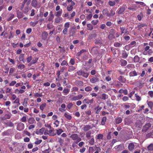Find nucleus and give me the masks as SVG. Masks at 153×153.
<instances>
[{
  "mask_svg": "<svg viewBox=\"0 0 153 153\" xmlns=\"http://www.w3.org/2000/svg\"><path fill=\"white\" fill-rule=\"evenodd\" d=\"M115 33V30L114 29H111L109 35L108 36V38L110 40H112L113 39L115 38V36H114V34Z\"/></svg>",
  "mask_w": 153,
  "mask_h": 153,
  "instance_id": "obj_1",
  "label": "nucleus"
},
{
  "mask_svg": "<svg viewBox=\"0 0 153 153\" xmlns=\"http://www.w3.org/2000/svg\"><path fill=\"white\" fill-rule=\"evenodd\" d=\"M24 124L22 123H19L18 125L17 129L19 131H21L24 128Z\"/></svg>",
  "mask_w": 153,
  "mask_h": 153,
  "instance_id": "obj_2",
  "label": "nucleus"
},
{
  "mask_svg": "<svg viewBox=\"0 0 153 153\" xmlns=\"http://www.w3.org/2000/svg\"><path fill=\"white\" fill-rule=\"evenodd\" d=\"M120 30L121 34L124 33H125V34H128V32L126 30L124 27H120Z\"/></svg>",
  "mask_w": 153,
  "mask_h": 153,
  "instance_id": "obj_3",
  "label": "nucleus"
},
{
  "mask_svg": "<svg viewBox=\"0 0 153 153\" xmlns=\"http://www.w3.org/2000/svg\"><path fill=\"white\" fill-rule=\"evenodd\" d=\"M45 130V128H42L39 130H37L36 131V133L38 135H41L43 134L44 131Z\"/></svg>",
  "mask_w": 153,
  "mask_h": 153,
  "instance_id": "obj_4",
  "label": "nucleus"
},
{
  "mask_svg": "<svg viewBox=\"0 0 153 153\" xmlns=\"http://www.w3.org/2000/svg\"><path fill=\"white\" fill-rule=\"evenodd\" d=\"M119 0H114V1H112L109 0L108 2V4L109 5L111 6H114L116 4V2H118Z\"/></svg>",
  "mask_w": 153,
  "mask_h": 153,
  "instance_id": "obj_5",
  "label": "nucleus"
},
{
  "mask_svg": "<svg viewBox=\"0 0 153 153\" xmlns=\"http://www.w3.org/2000/svg\"><path fill=\"white\" fill-rule=\"evenodd\" d=\"M127 7L126 5L120 8L119 10L118 11V14H121L122 13L124 12L125 10Z\"/></svg>",
  "mask_w": 153,
  "mask_h": 153,
  "instance_id": "obj_6",
  "label": "nucleus"
},
{
  "mask_svg": "<svg viewBox=\"0 0 153 153\" xmlns=\"http://www.w3.org/2000/svg\"><path fill=\"white\" fill-rule=\"evenodd\" d=\"M48 34L46 31H44L42 34V39L45 40L47 38Z\"/></svg>",
  "mask_w": 153,
  "mask_h": 153,
  "instance_id": "obj_7",
  "label": "nucleus"
},
{
  "mask_svg": "<svg viewBox=\"0 0 153 153\" xmlns=\"http://www.w3.org/2000/svg\"><path fill=\"white\" fill-rule=\"evenodd\" d=\"M135 146L133 143H130L128 146V149L129 151H132L134 148Z\"/></svg>",
  "mask_w": 153,
  "mask_h": 153,
  "instance_id": "obj_8",
  "label": "nucleus"
},
{
  "mask_svg": "<svg viewBox=\"0 0 153 153\" xmlns=\"http://www.w3.org/2000/svg\"><path fill=\"white\" fill-rule=\"evenodd\" d=\"M99 81V79L96 77H94L90 80V82L92 83H95Z\"/></svg>",
  "mask_w": 153,
  "mask_h": 153,
  "instance_id": "obj_9",
  "label": "nucleus"
},
{
  "mask_svg": "<svg viewBox=\"0 0 153 153\" xmlns=\"http://www.w3.org/2000/svg\"><path fill=\"white\" fill-rule=\"evenodd\" d=\"M93 101L94 100L93 99L90 100H88L86 99H85L83 100V102L87 104H88L89 103H92Z\"/></svg>",
  "mask_w": 153,
  "mask_h": 153,
  "instance_id": "obj_10",
  "label": "nucleus"
},
{
  "mask_svg": "<svg viewBox=\"0 0 153 153\" xmlns=\"http://www.w3.org/2000/svg\"><path fill=\"white\" fill-rule=\"evenodd\" d=\"M32 5L34 7H36L38 5V2L36 0H33L31 3Z\"/></svg>",
  "mask_w": 153,
  "mask_h": 153,
  "instance_id": "obj_11",
  "label": "nucleus"
},
{
  "mask_svg": "<svg viewBox=\"0 0 153 153\" xmlns=\"http://www.w3.org/2000/svg\"><path fill=\"white\" fill-rule=\"evenodd\" d=\"M61 108H59V110L61 112H63L65 111V110L64 109L66 107L65 105L64 104H63L61 105Z\"/></svg>",
  "mask_w": 153,
  "mask_h": 153,
  "instance_id": "obj_12",
  "label": "nucleus"
},
{
  "mask_svg": "<svg viewBox=\"0 0 153 153\" xmlns=\"http://www.w3.org/2000/svg\"><path fill=\"white\" fill-rule=\"evenodd\" d=\"M36 121L35 119L33 117L30 118L28 120V122L29 123L32 124L35 123Z\"/></svg>",
  "mask_w": 153,
  "mask_h": 153,
  "instance_id": "obj_13",
  "label": "nucleus"
},
{
  "mask_svg": "<svg viewBox=\"0 0 153 153\" xmlns=\"http://www.w3.org/2000/svg\"><path fill=\"white\" fill-rule=\"evenodd\" d=\"M151 124L150 123H148L146 124L144 127V129L146 130H147L149 128L151 127Z\"/></svg>",
  "mask_w": 153,
  "mask_h": 153,
  "instance_id": "obj_14",
  "label": "nucleus"
},
{
  "mask_svg": "<svg viewBox=\"0 0 153 153\" xmlns=\"http://www.w3.org/2000/svg\"><path fill=\"white\" fill-rule=\"evenodd\" d=\"M91 126L89 125H87L85 126L83 128V130L85 131H87L89 129H91Z\"/></svg>",
  "mask_w": 153,
  "mask_h": 153,
  "instance_id": "obj_15",
  "label": "nucleus"
},
{
  "mask_svg": "<svg viewBox=\"0 0 153 153\" xmlns=\"http://www.w3.org/2000/svg\"><path fill=\"white\" fill-rule=\"evenodd\" d=\"M26 89V87L25 86H22L21 89H19V94H22L25 92V90Z\"/></svg>",
  "mask_w": 153,
  "mask_h": 153,
  "instance_id": "obj_16",
  "label": "nucleus"
},
{
  "mask_svg": "<svg viewBox=\"0 0 153 153\" xmlns=\"http://www.w3.org/2000/svg\"><path fill=\"white\" fill-rule=\"evenodd\" d=\"M87 29L88 30H91L93 29V26L92 25L89 23L87 25Z\"/></svg>",
  "mask_w": 153,
  "mask_h": 153,
  "instance_id": "obj_17",
  "label": "nucleus"
},
{
  "mask_svg": "<svg viewBox=\"0 0 153 153\" xmlns=\"http://www.w3.org/2000/svg\"><path fill=\"white\" fill-rule=\"evenodd\" d=\"M129 75L131 76H137V74L135 71H134L130 72Z\"/></svg>",
  "mask_w": 153,
  "mask_h": 153,
  "instance_id": "obj_18",
  "label": "nucleus"
},
{
  "mask_svg": "<svg viewBox=\"0 0 153 153\" xmlns=\"http://www.w3.org/2000/svg\"><path fill=\"white\" fill-rule=\"evenodd\" d=\"M62 13V10H60L59 11L56 12L55 13V16H60Z\"/></svg>",
  "mask_w": 153,
  "mask_h": 153,
  "instance_id": "obj_19",
  "label": "nucleus"
},
{
  "mask_svg": "<svg viewBox=\"0 0 153 153\" xmlns=\"http://www.w3.org/2000/svg\"><path fill=\"white\" fill-rule=\"evenodd\" d=\"M48 135L50 136H53L55 134L54 131L53 129H51L48 131Z\"/></svg>",
  "mask_w": 153,
  "mask_h": 153,
  "instance_id": "obj_20",
  "label": "nucleus"
},
{
  "mask_svg": "<svg viewBox=\"0 0 153 153\" xmlns=\"http://www.w3.org/2000/svg\"><path fill=\"white\" fill-rule=\"evenodd\" d=\"M70 91V90L68 88H65L63 91V93L65 95L68 94Z\"/></svg>",
  "mask_w": 153,
  "mask_h": 153,
  "instance_id": "obj_21",
  "label": "nucleus"
},
{
  "mask_svg": "<svg viewBox=\"0 0 153 153\" xmlns=\"http://www.w3.org/2000/svg\"><path fill=\"white\" fill-rule=\"evenodd\" d=\"M121 65L122 66H125L127 64V62L125 60L121 59Z\"/></svg>",
  "mask_w": 153,
  "mask_h": 153,
  "instance_id": "obj_22",
  "label": "nucleus"
},
{
  "mask_svg": "<svg viewBox=\"0 0 153 153\" xmlns=\"http://www.w3.org/2000/svg\"><path fill=\"white\" fill-rule=\"evenodd\" d=\"M76 84L77 86H82L83 85V83L82 81H79L76 82Z\"/></svg>",
  "mask_w": 153,
  "mask_h": 153,
  "instance_id": "obj_23",
  "label": "nucleus"
},
{
  "mask_svg": "<svg viewBox=\"0 0 153 153\" xmlns=\"http://www.w3.org/2000/svg\"><path fill=\"white\" fill-rule=\"evenodd\" d=\"M28 100V99L26 98L24 99V102L22 103L23 105L25 107H26L27 106V101Z\"/></svg>",
  "mask_w": 153,
  "mask_h": 153,
  "instance_id": "obj_24",
  "label": "nucleus"
},
{
  "mask_svg": "<svg viewBox=\"0 0 153 153\" xmlns=\"http://www.w3.org/2000/svg\"><path fill=\"white\" fill-rule=\"evenodd\" d=\"M46 106V104L45 103H44L42 104H41L40 106V109L43 111L45 108V107Z\"/></svg>",
  "mask_w": 153,
  "mask_h": 153,
  "instance_id": "obj_25",
  "label": "nucleus"
},
{
  "mask_svg": "<svg viewBox=\"0 0 153 153\" xmlns=\"http://www.w3.org/2000/svg\"><path fill=\"white\" fill-rule=\"evenodd\" d=\"M78 137V135L76 134H72L71 136L70 137L73 140H76V139H77V137Z\"/></svg>",
  "mask_w": 153,
  "mask_h": 153,
  "instance_id": "obj_26",
  "label": "nucleus"
},
{
  "mask_svg": "<svg viewBox=\"0 0 153 153\" xmlns=\"http://www.w3.org/2000/svg\"><path fill=\"white\" fill-rule=\"evenodd\" d=\"M99 22V21L98 19L94 20H93L91 22V23L93 25H96Z\"/></svg>",
  "mask_w": 153,
  "mask_h": 153,
  "instance_id": "obj_27",
  "label": "nucleus"
},
{
  "mask_svg": "<svg viewBox=\"0 0 153 153\" xmlns=\"http://www.w3.org/2000/svg\"><path fill=\"white\" fill-rule=\"evenodd\" d=\"M86 51V50H85L82 49L81 50V51H80L79 52H78L76 54V56H79L81 55L82 53Z\"/></svg>",
  "mask_w": 153,
  "mask_h": 153,
  "instance_id": "obj_28",
  "label": "nucleus"
},
{
  "mask_svg": "<svg viewBox=\"0 0 153 153\" xmlns=\"http://www.w3.org/2000/svg\"><path fill=\"white\" fill-rule=\"evenodd\" d=\"M106 120V117H103L102 120L101 124L102 125H104L105 124V123Z\"/></svg>",
  "mask_w": 153,
  "mask_h": 153,
  "instance_id": "obj_29",
  "label": "nucleus"
},
{
  "mask_svg": "<svg viewBox=\"0 0 153 153\" xmlns=\"http://www.w3.org/2000/svg\"><path fill=\"white\" fill-rule=\"evenodd\" d=\"M108 12V10L107 9H104L102 10V14L103 15H106L108 16V14H109Z\"/></svg>",
  "mask_w": 153,
  "mask_h": 153,
  "instance_id": "obj_30",
  "label": "nucleus"
},
{
  "mask_svg": "<svg viewBox=\"0 0 153 153\" xmlns=\"http://www.w3.org/2000/svg\"><path fill=\"white\" fill-rule=\"evenodd\" d=\"M115 14V12L113 10H111L110 11V13L108 14V16L110 17L111 16H113Z\"/></svg>",
  "mask_w": 153,
  "mask_h": 153,
  "instance_id": "obj_31",
  "label": "nucleus"
},
{
  "mask_svg": "<svg viewBox=\"0 0 153 153\" xmlns=\"http://www.w3.org/2000/svg\"><path fill=\"white\" fill-rule=\"evenodd\" d=\"M38 58L37 57H35L32 60V61L31 63V65L32 64H34L36 63L38 60Z\"/></svg>",
  "mask_w": 153,
  "mask_h": 153,
  "instance_id": "obj_32",
  "label": "nucleus"
},
{
  "mask_svg": "<svg viewBox=\"0 0 153 153\" xmlns=\"http://www.w3.org/2000/svg\"><path fill=\"white\" fill-rule=\"evenodd\" d=\"M18 68L22 70L25 68V65L23 64H20L18 66Z\"/></svg>",
  "mask_w": 153,
  "mask_h": 153,
  "instance_id": "obj_33",
  "label": "nucleus"
},
{
  "mask_svg": "<svg viewBox=\"0 0 153 153\" xmlns=\"http://www.w3.org/2000/svg\"><path fill=\"white\" fill-rule=\"evenodd\" d=\"M143 17V15L142 13H141L140 14L137 16V18L140 21L142 19Z\"/></svg>",
  "mask_w": 153,
  "mask_h": 153,
  "instance_id": "obj_34",
  "label": "nucleus"
},
{
  "mask_svg": "<svg viewBox=\"0 0 153 153\" xmlns=\"http://www.w3.org/2000/svg\"><path fill=\"white\" fill-rule=\"evenodd\" d=\"M134 61L135 62H138L139 61V58L137 56H135L134 58Z\"/></svg>",
  "mask_w": 153,
  "mask_h": 153,
  "instance_id": "obj_35",
  "label": "nucleus"
},
{
  "mask_svg": "<svg viewBox=\"0 0 153 153\" xmlns=\"http://www.w3.org/2000/svg\"><path fill=\"white\" fill-rule=\"evenodd\" d=\"M85 90L86 91L88 92L91 91L92 90V88L91 86H88L85 88Z\"/></svg>",
  "mask_w": 153,
  "mask_h": 153,
  "instance_id": "obj_36",
  "label": "nucleus"
},
{
  "mask_svg": "<svg viewBox=\"0 0 153 153\" xmlns=\"http://www.w3.org/2000/svg\"><path fill=\"white\" fill-rule=\"evenodd\" d=\"M65 117L69 120H71V117L69 114L65 113L64 114Z\"/></svg>",
  "mask_w": 153,
  "mask_h": 153,
  "instance_id": "obj_37",
  "label": "nucleus"
},
{
  "mask_svg": "<svg viewBox=\"0 0 153 153\" xmlns=\"http://www.w3.org/2000/svg\"><path fill=\"white\" fill-rule=\"evenodd\" d=\"M14 15L13 14H11L9 15V17L7 19V21L11 20L14 17Z\"/></svg>",
  "mask_w": 153,
  "mask_h": 153,
  "instance_id": "obj_38",
  "label": "nucleus"
},
{
  "mask_svg": "<svg viewBox=\"0 0 153 153\" xmlns=\"http://www.w3.org/2000/svg\"><path fill=\"white\" fill-rule=\"evenodd\" d=\"M122 121V119L120 117H118L116 119V123L117 124L120 123Z\"/></svg>",
  "mask_w": 153,
  "mask_h": 153,
  "instance_id": "obj_39",
  "label": "nucleus"
},
{
  "mask_svg": "<svg viewBox=\"0 0 153 153\" xmlns=\"http://www.w3.org/2000/svg\"><path fill=\"white\" fill-rule=\"evenodd\" d=\"M148 149L149 150H153V144L151 143L148 146Z\"/></svg>",
  "mask_w": 153,
  "mask_h": 153,
  "instance_id": "obj_40",
  "label": "nucleus"
},
{
  "mask_svg": "<svg viewBox=\"0 0 153 153\" xmlns=\"http://www.w3.org/2000/svg\"><path fill=\"white\" fill-rule=\"evenodd\" d=\"M103 137V135L102 134H100L98 135L97 137H96V139H102Z\"/></svg>",
  "mask_w": 153,
  "mask_h": 153,
  "instance_id": "obj_41",
  "label": "nucleus"
},
{
  "mask_svg": "<svg viewBox=\"0 0 153 153\" xmlns=\"http://www.w3.org/2000/svg\"><path fill=\"white\" fill-rule=\"evenodd\" d=\"M89 143L91 145H92L94 144V138H92L89 141Z\"/></svg>",
  "mask_w": 153,
  "mask_h": 153,
  "instance_id": "obj_42",
  "label": "nucleus"
},
{
  "mask_svg": "<svg viewBox=\"0 0 153 153\" xmlns=\"http://www.w3.org/2000/svg\"><path fill=\"white\" fill-rule=\"evenodd\" d=\"M108 95L105 94H103L102 95V99L105 100L108 98Z\"/></svg>",
  "mask_w": 153,
  "mask_h": 153,
  "instance_id": "obj_43",
  "label": "nucleus"
},
{
  "mask_svg": "<svg viewBox=\"0 0 153 153\" xmlns=\"http://www.w3.org/2000/svg\"><path fill=\"white\" fill-rule=\"evenodd\" d=\"M70 24L69 22H67L65 23L64 24L65 28H66L67 29L69 27Z\"/></svg>",
  "mask_w": 153,
  "mask_h": 153,
  "instance_id": "obj_44",
  "label": "nucleus"
},
{
  "mask_svg": "<svg viewBox=\"0 0 153 153\" xmlns=\"http://www.w3.org/2000/svg\"><path fill=\"white\" fill-rule=\"evenodd\" d=\"M79 90L78 88L76 87H74L71 89V91H77Z\"/></svg>",
  "mask_w": 153,
  "mask_h": 153,
  "instance_id": "obj_45",
  "label": "nucleus"
},
{
  "mask_svg": "<svg viewBox=\"0 0 153 153\" xmlns=\"http://www.w3.org/2000/svg\"><path fill=\"white\" fill-rule=\"evenodd\" d=\"M53 123L56 126V127H57L59 125V121L57 120H56Z\"/></svg>",
  "mask_w": 153,
  "mask_h": 153,
  "instance_id": "obj_46",
  "label": "nucleus"
},
{
  "mask_svg": "<svg viewBox=\"0 0 153 153\" xmlns=\"http://www.w3.org/2000/svg\"><path fill=\"white\" fill-rule=\"evenodd\" d=\"M57 134L59 135L62 133L63 132V131L61 129H59L58 130H56Z\"/></svg>",
  "mask_w": 153,
  "mask_h": 153,
  "instance_id": "obj_47",
  "label": "nucleus"
},
{
  "mask_svg": "<svg viewBox=\"0 0 153 153\" xmlns=\"http://www.w3.org/2000/svg\"><path fill=\"white\" fill-rule=\"evenodd\" d=\"M73 8V6H72V5H70L69 6H68L67 7V10L69 11H72Z\"/></svg>",
  "mask_w": 153,
  "mask_h": 153,
  "instance_id": "obj_48",
  "label": "nucleus"
},
{
  "mask_svg": "<svg viewBox=\"0 0 153 153\" xmlns=\"http://www.w3.org/2000/svg\"><path fill=\"white\" fill-rule=\"evenodd\" d=\"M92 15L91 14H90L87 16L86 19L88 20H90L92 18Z\"/></svg>",
  "mask_w": 153,
  "mask_h": 153,
  "instance_id": "obj_49",
  "label": "nucleus"
},
{
  "mask_svg": "<svg viewBox=\"0 0 153 153\" xmlns=\"http://www.w3.org/2000/svg\"><path fill=\"white\" fill-rule=\"evenodd\" d=\"M75 69V68L73 66H70L68 68V71H74Z\"/></svg>",
  "mask_w": 153,
  "mask_h": 153,
  "instance_id": "obj_50",
  "label": "nucleus"
},
{
  "mask_svg": "<svg viewBox=\"0 0 153 153\" xmlns=\"http://www.w3.org/2000/svg\"><path fill=\"white\" fill-rule=\"evenodd\" d=\"M122 57L124 59H126L128 56V54L125 52H124L122 53Z\"/></svg>",
  "mask_w": 153,
  "mask_h": 153,
  "instance_id": "obj_51",
  "label": "nucleus"
},
{
  "mask_svg": "<svg viewBox=\"0 0 153 153\" xmlns=\"http://www.w3.org/2000/svg\"><path fill=\"white\" fill-rule=\"evenodd\" d=\"M16 83V82L15 81H12L9 83V85L10 86H13Z\"/></svg>",
  "mask_w": 153,
  "mask_h": 153,
  "instance_id": "obj_52",
  "label": "nucleus"
},
{
  "mask_svg": "<svg viewBox=\"0 0 153 153\" xmlns=\"http://www.w3.org/2000/svg\"><path fill=\"white\" fill-rule=\"evenodd\" d=\"M148 105L149 107L152 109L153 105V103L152 102H148Z\"/></svg>",
  "mask_w": 153,
  "mask_h": 153,
  "instance_id": "obj_53",
  "label": "nucleus"
},
{
  "mask_svg": "<svg viewBox=\"0 0 153 153\" xmlns=\"http://www.w3.org/2000/svg\"><path fill=\"white\" fill-rule=\"evenodd\" d=\"M32 59V56H30L26 58V60L28 63H29L31 61Z\"/></svg>",
  "mask_w": 153,
  "mask_h": 153,
  "instance_id": "obj_54",
  "label": "nucleus"
},
{
  "mask_svg": "<svg viewBox=\"0 0 153 153\" xmlns=\"http://www.w3.org/2000/svg\"><path fill=\"white\" fill-rule=\"evenodd\" d=\"M70 63L72 65H73L75 64V60L74 59L71 58L70 61Z\"/></svg>",
  "mask_w": 153,
  "mask_h": 153,
  "instance_id": "obj_55",
  "label": "nucleus"
},
{
  "mask_svg": "<svg viewBox=\"0 0 153 153\" xmlns=\"http://www.w3.org/2000/svg\"><path fill=\"white\" fill-rule=\"evenodd\" d=\"M122 45L119 42H115L114 44V46L115 47H120Z\"/></svg>",
  "mask_w": 153,
  "mask_h": 153,
  "instance_id": "obj_56",
  "label": "nucleus"
},
{
  "mask_svg": "<svg viewBox=\"0 0 153 153\" xmlns=\"http://www.w3.org/2000/svg\"><path fill=\"white\" fill-rule=\"evenodd\" d=\"M38 22H31L30 23V25L33 27H34L37 23Z\"/></svg>",
  "mask_w": 153,
  "mask_h": 153,
  "instance_id": "obj_57",
  "label": "nucleus"
},
{
  "mask_svg": "<svg viewBox=\"0 0 153 153\" xmlns=\"http://www.w3.org/2000/svg\"><path fill=\"white\" fill-rule=\"evenodd\" d=\"M135 95L136 97V100L137 101H139L141 100V97L137 95V94H135Z\"/></svg>",
  "mask_w": 153,
  "mask_h": 153,
  "instance_id": "obj_58",
  "label": "nucleus"
},
{
  "mask_svg": "<svg viewBox=\"0 0 153 153\" xmlns=\"http://www.w3.org/2000/svg\"><path fill=\"white\" fill-rule=\"evenodd\" d=\"M75 12L74 11L71 14V17H68V18L70 19H72L75 15Z\"/></svg>",
  "mask_w": 153,
  "mask_h": 153,
  "instance_id": "obj_59",
  "label": "nucleus"
},
{
  "mask_svg": "<svg viewBox=\"0 0 153 153\" xmlns=\"http://www.w3.org/2000/svg\"><path fill=\"white\" fill-rule=\"evenodd\" d=\"M13 104H17L18 103L19 105H20L19 99V98H17L15 100L13 101Z\"/></svg>",
  "mask_w": 153,
  "mask_h": 153,
  "instance_id": "obj_60",
  "label": "nucleus"
},
{
  "mask_svg": "<svg viewBox=\"0 0 153 153\" xmlns=\"http://www.w3.org/2000/svg\"><path fill=\"white\" fill-rule=\"evenodd\" d=\"M26 120V117L25 116H23L21 119V121L23 122H25Z\"/></svg>",
  "mask_w": 153,
  "mask_h": 153,
  "instance_id": "obj_61",
  "label": "nucleus"
},
{
  "mask_svg": "<svg viewBox=\"0 0 153 153\" xmlns=\"http://www.w3.org/2000/svg\"><path fill=\"white\" fill-rule=\"evenodd\" d=\"M128 9L133 11H134L136 10L137 8L133 6L132 7H129Z\"/></svg>",
  "mask_w": 153,
  "mask_h": 153,
  "instance_id": "obj_62",
  "label": "nucleus"
},
{
  "mask_svg": "<svg viewBox=\"0 0 153 153\" xmlns=\"http://www.w3.org/2000/svg\"><path fill=\"white\" fill-rule=\"evenodd\" d=\"M88 73L83 72L82 76L85 78H87L88 76Z\"/></svg>",
  "mask_w": 153,
  "mask_h": 153,
  "instance_id": "obj_63",
  "label": "nucleus"
},
{
  "mask_svg": "<svg viewBox=\"0 0 153 153\" xmlns=\"http://www.w3.org/2000/svg\"><path fill=\"white\" fill-rule=\"evenodd\" d=\"M91 132L90 131H88L86 133V137L87 138L91 136Z\"/></svg>",
  "mask_w": 153,
  "mask_h": 153,
  "instance_id": "obj_64",
  "label": "nucleus"
}]
</instances>
